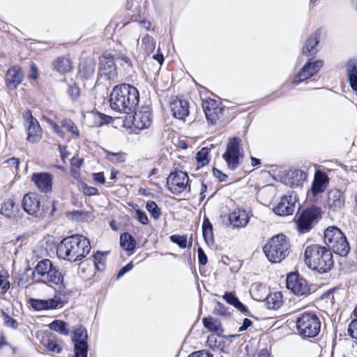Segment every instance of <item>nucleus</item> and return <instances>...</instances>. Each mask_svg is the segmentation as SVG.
<instances>
[{
  "instance_id": "obj_1",
  "label": "nucleus",
  "mask_w": 357,
  "mask_h": 357,
  "mask_svg": "<svg viewBox=\"0 0 357 357\" xmlns=\"http://www.w3.org/2000/svg\"><path fill=\"white\" fill-rule=\"evenodd\" d=\"M139 101L138 90L130 84L117 85L112 89L109 102L112 109L118 113L130 114L135 111Z\"/></svg>"
},
{
  "instance_id": "obj_2",
  "label": "nucleus",
  "mask_w": 357,
  "mask_h": 357,
  "mask_svg": "<svg viewBox=\"0 0 357 357\" xmlns=\"http://www.w3.org/2000/svg\"><path fill=\"white\" fill-rule=\"evenodd\" d=\"M88 238L82 235L64 238L58 245L56 255L60 259L76 261L84 258L91 250Z\"/></svg>"
},
{
  "instance_id": "obj_3",
  "label": "nucleus",
  "mask_w": 357,
  "mask_h": 357,
  "mask_svg": "<svg viewBox=\"0 0 357 357\" xmlns=\"http://www.w3.org/2000/svg\"><path fill=\"white\" fill-rule=\"evenodd\" d=\"M305 263L312 270L326 273L333 266L331 250L324 246L312 244L306 247L304 252Z\"/></svg>"
},
{
  "instance_id": "obj_4",
  "label": "nucleus",
  "mask_w": 357,
  "mask_h": 357,
  "mask_svg": "<svg viewBox=\"0 0 357 357\" xmlns=\"http://www.w3.org/2000/svg\"><path fill=\"white\" fill-rule=\"evenodd\" d=\"M289 250L287 238L282 234L273 236L263 248L267 259L272 263L283 260L289 254Z\"/></svg>"
},
{
  "instance_id": "obj_5",
  "label": "nucleus",
  "mask_w": 357,
  "mask_h": 357,
  "mask_svg": "<svg viewBox=\"0 0 357 357\" xmlns=\"http://www.w3.org/2000/svg\"><path fill=\"white\" fill-rule=\"evenodd\" d=\"M298 334L303 337H314L321 330V321L314 312H304L299 314L296 321Z\"/></svg>"
},
{
  "instance_id": "obj_6",
  "label": "nucleus",
  "mask_w": 357,
  "mask_h": 357,
  "mask_svg": "<svg viewBox=\"0 0 357 357\" xmlns=\"http://www.w3.org/2000/svg\"><path fill=\"white\" fill-rule=\"evenodd\" d=\"M324 242L328 249L340 256H346L350 250L346 236L336 227H328L326 229Z\"/></svg>"
},
{
  "instance_id": "obj_7",
  "label": "nucleus",
  "mask_w": 357,
  "mask_h": 357,
  "mask_svg": "<svg viewBox=\"0 0 357 357\" xmlns=\"http://www.w3.org/2000/svg\"><path fill=\"white\" fill-rule=\"evenodd\" d=\"M33 276L37 282L45 284H57L62 278L61 273L50 259L40 261L33 271Z\"/></svg>"
},
{
  "instance_id": "obj_8",
  "label": "nucleus",
  "mask_w": 357,
  "mask_h": 357,
  "mask_svg": "<svg viewBox=\"0 0 357 357\" xmlns=\"http://www.w3.org/2000/svg\"><path fill=\"white\" fill-rule=\"evenodd\" d=\"M241 140L238 137L229 139L226 151L222 155L228 168L231 170H234L238 167L240 160L243 158V149L241 147Z\"/></svg>"
},
{
  "instance_id": "obj_9",
  "label": "nucleus",
  "mask_w": 357,
  "mask_h": 357,
  "mask_svg": "<svg viewBox=\"0 0 357 357\" xmlns=\"http://www.w3.org/2000/svg\"><path fill=\"white\" fill-rule=\"evenodd\" d=\"M321 218V208L312 206L305 209L296 221L297 229L300 233L308 232Z\"/></svg>"
},
{
  "instance_id": "obj_10",
  "label": "nucleus",
  "mask_w": 357,
  "mask_h": 357,
  "mask_svg": "<svg viewBox=\"0 0 357 357\" xmlns=\"http://www.w3.org/2000/svg\"><path fill=\"white\" fill-rule=\"evenodd\" d=\"M189 177L186 172L177 171L169 174L167 179V185L169 190L178 195L183 192L188 187Z\"/></svg>"
},
{
  "instance_id": "obj_11",
  "label": "nucleus",
  "mask_w": 357,
  "mask_h": 357,
  "mask_svg": "<svg viewBox=\"0 0 357 357\" xmlns=\"http://www.w3.org/2000/svg\"><path fill=\"white\" fill-rule=\"evenodd\" d=\"M286 283L287 289L296 295L306 296L310 294V289L307 281L297 273L289 274Z\"/></svg>"
},
{
  "instance_id": "obj_12",
  "label": "nucleus",
  "mask_w": 357,
  "mask_h": 357,
  "mask_svg": "<svg viewBox=\"0 0 357 357\" xmlns=\"http://www.w3.org/2000/svg\"><path fill=\"white\" fill-rule=\"evenodd\" d=\"M23 117L25 119L27 140L32 143L38 142L42 137V130L38 120L33 116L30 110H26L23 113Z\"/></svg>"
},
{
  "instance_id": "obj_13",
  "label": "nucleus",
  "mask_w": 357,
  "mask_h": 357,
  "mask_svg": "<svg viewBox=\"0 0 357 357\" xmlns=\"http://www.w3.org/2000/svg\"><path fill=\"white\" fill-rule=\"evenodd\" d=\"M345 204L344 192L337 188L328 191L326 194V206L333 212H339L343 209Z\"/></svg>"
},
{
  "instance_id": "obj_14",
  "label": "nucleus",
  "mask_w": 357,
  "mask_h": 357,
  "mask_svg": "<svg viewBox=\"0 0 357 357\" xmlns=\"http://www.w3.org/2000/svg\"><path fill=\"white\" fill-rule=\"evenodd\" d=\"M252 213L242 208L234 209L229 215V225L232 229H240L245 227L249 223Z\"/></svg>"
},
{
  "instance_id": "obj_15",
  "label": "nucleus",
  "mask_w": 357,
  "mask_h": 357,
  "mask_svg": "<svg viewBox=\"0 0 357 357\" xmlns=\"http://www.w3.org/2000/svg\"><path fill=\"white\" fill-rule=\"evenodd\" d=\"M323 66V61L321 60L317 61H309L302 68L298 75L294 78L292 83L295 85L300 84L301 82L307 79L314 75H315Z\"/></svg>"
},
{
  "instance_id": "obj_16",
  "label": "nucleus",
  "mask_w": 357,
  "mask_h": 357,
  "mask_svg": "<svg viewBox=\"0 0 357 357\" xmlns=\"http://www.w3.org/2000/svg\"><path fill=\"white\" fill-rule=\"evenodd\" d=\"M152 123V113L149 106H143L135 111L132 119V125L139 130L148 128Z\"/></svg>"
},
{
  "instance_id": "obj_17",
  "label": "nucleus",
  "mask_w": 357,
  "mask_h": 357,
  "mask_svg": "<svg viewBox=\"0 0 357 357\" xmlns=\"http://www.w3.org/2000/svg\"><path fill=\"white\" fill-rule=\"evenodd\" d=\"M98 75L106 79H112L117 76L114 58L104 55L100 57Z\"/></svg>"
},
{
  "instance_id": "obj_18",
  "label": "nucleus",
  "mask_w": 357,
  "mask_h": 357,
  "mask_svg": "<svg viewBox=\"0 0 357 357\" xmlns=\"http://www.w3.org/2000/svg\"><path fill=\"white\" fill-rule=\"evenodd\" d=\"M202 107L206 119L213 124L215 123L222 112V107L219 106V102L209 98L203 101Z\"/></svg>"
},
{
  "instance_id": "obj_19",
  "label": "nucleus",
  "mask_w": 357,
  "mask_h": 357,
  "mask_svg": "<svg viewBox=\"0 0 357 357\" xmlns=\"http://www.w3.org/2000/svg\"><path fill=\"white\" fill-rule=\"evenodd\" d=\"M22 206L24 210L31 215L38 217L41 215L40 202L36 194L28 193L25 195L22 199Z\"/></svg>"
},
{
  "instance_id": "obj_20",
  "label": "nucleus",
  "mask_w": 357,
  "mask_h": 357,
  "mask_svg": "<svg viewBox=\"0 0 357 357\" xmlns=\"http://www.w3.org/2000/svg\"><path fill=\"white\" fill-rule=\"evenodd\" d=\"M296 197L292 195L284 196L273 208V212L278 215L285 216L293 213L295 210Z\"/></svg>"
},
{
  "instance_id": "obj_21",
  "label": "nucleus",
  "mask_w": 357,
  "mask_h": 357,
  "mask_svg": "<svg viewBox=\"0 0 357 357\" xmlns=\"http://www.w3.org/2000/svg\"><path fill=\"white\" fill-rule=\"evenodd\" d=\"M31 181L42 192H49L52 188V176L47 172L33 173Z\"/></svg>"
},
{
  "instance_id": "obj_22",
  "label": "nucleus",
  "mask_w": 357,
  "mask_h": 357,
  "mask_svg": "<svg viewBox=\"0 0 357 357\" xmlns=\"http://www.w3.org/2000/svg\"><path fill=\"white\" fill-rule=\"evenodd\" d=\"M173 116L178 119H185L189 114L188 103L185 100L176 99L170 104Z\"/></svg>"
},
{
  "instance_id": "obj_23",
  "label": "nucleus",
  "mask_w": 357,
  "mask_h": 357,
  "mask_svg": "<svg viewBox=\"0 0 357 357\" xmlns=\"http://www.w3.org/2000/svg\"><path fill=\"white\" fill-rule=\"evenodd\" d=\"M307 173L301 169L291 170L287 174L285 183L291 187L301 186L307 180Z\"/></svg>"
},
{
  "instance_id": "obj_24",
  "label": "nucleus",
  "mask_w": 357,
  "mask_h": 357,
  "mask_svg": "<svg viewBox=\"0 0 357 357\" xmlns=\"http://www.w3.org/2000/svg\"><path fill=\"white\" fill-rule=\"evenodd\" d=\"M22 80V74L17 67L10 68L6 75V85L10 89H15Z\"/></svg>"
},
{
  "instance_id": "obj_25",
  "label": "nucleus",
  "mask_w": 357,
  "mask_h": 357,
  "mask_svg": "<svg viewBox=\"0 0 357 357\" xmlns=\"http://www.w3.org/2000/svg\"><path fill=\"white\" fill-rule=\"evenodd\" d=\"M328 183V177L325 173L319 171L314 174V181L312 184L311 191L314 196L324 191L326 184Z\"/></svg>"
},
{
  "instance_id": "obj_26",
  "label": "nucleus",
  "mask_w": 357,
  "mask_h": 357,
  "mask_svg": "<svg viewBox=\"0 0 357 357\" xmlns=\"http://www.w3.org/2000/svg\"><path fill=\"white\" fill-rule=\"evenodd\" d=\"M96 63L92 59H86L79 65V75L84 79H90L94 77Z\"/></svg>"
},
{
  "instance_id": "obj_27",
  "label": "nucleus",
  "mask_w": 357,
  "mask_h": 357,
  "mask_svg": "<svg viewBox=\"0 0 357 357\" xmlns=\"http://www.w3.org/2000/svg\"><path fill=\"white\" fill-rule=\"evenodd\" d=\"M347 75L350 86L357 91V60H350L346 65Z\"/></svg>"
},
{
  "instance_id": "obj_28",
  "label": "nucleus",
  "mask_w": 357,
  "mask_h": 357,
  "mask_svg": "<svg viewBox=\"0 0 357 357\" xmlns=\"http://www.w3.org/2000/svg\"><path fill=\"white\" fill-rule=\"evenodd\" d=\"M18 211V206L15 204V202L8 199L3 203L0 212L3 216L10 219H14L17 217Z\"/></svg>"
},
{
  "instance_id": "obj_29",
  "label": "nucleus",
  "mask_w": 357,
  "mask_h": 357,
  "mask_svg": "<svg viewBox=\"0 0 357 357\" xmlns=\"http://www.w3.org/2000/svg\"><path fill=\"white\" fill-rule=\"evenodd\" d=\"M53 68L54 70H55L59 73L66 74L72 70L73 65L71 61L69 59L61 56L59 57L54 61Z\"/></svg>"
},
{
  "instance_id": "obj_30",
  "label": "nucleus",
  "mask_w": 357,
  "mask_h": 357,
  "mask_svg": "<svg viewBox=\"0 0 357 357\" xmlns=\"http://www.w3.org/2000/svg\"><path fill=\"white\" fill-rule=\"evenodd\" d=\"M319 33H313L307 40L303 48V53L307 56L314 54L317 52V45L318 41Z\"/></svg>"
},
{
  "instance_id": "obj_31",
  "label": "nucleus",
  "mask_w": 357,
  "mask_h": 357,
  "mask_svg": "<svg viewBox=\"0 0 357 357\" xmlns=\"http://www.w3.org/2000/svg\"><path fill=\"white\" fill-rule=\"evenodd\" d=\"M204 326L211 332L221 333L223 331L220 321L212 317H204L202 319Z\"/></svg>"
},
{
  "instance_id": "obj_32",
  "label": "nucleus",
  "mask_w": 357,
  "mask_h": 357,
  "mask_svg": "<svg viewBox=\"0 0 357 357\" xmlns=\"http://www.w3.org/2000/svg\"><path fill=\"white\" fill-rule=\"evenodd\" d=\"M266 305L270 310L278 309L282 303V294L281 292L270 294L265 299Z\"/></svg>"
},
{
  "instance_id": "obj_33",
  "label": "nucleus",
  "mask_w": 357,
  "mask_h": 357,
  "mask_svg": "<svg viewBox=\"0 0 357 357\" xmlns=\"http://www.w3.org/2000/svg\"><path fill=\"white\" fill-rule=\"evenodd\" d=\"M120 245L123 250L133 252L136 247V241L131 234L125 232L120 236Z\"/></svg>"
},
{
  "instance_id": "obj_34",
  "label": "nucleus",
  "mask_w": 357,
  "mask_h": 357,
  "mask_svg": "<svg viewBox=\"0 0 357 357\" xmlns=\"http://www.w3.org/2000/svg\"><path fill=\"white\" fill-rule=\"evenodd\" d=\"M61 126L70 132L73 138H79L80 137L79 130L76 124L70 119H63L61 121Z\"/></svg>"
},
{
  "instance_id": "obj_35",
  "label": "nucleus",
  "mask_w": 357,
  "mask_h": 357,
  "mask_svg": "<svg viewBox=\"0 0 357 357\" xmlns=\"http://www.w3.org/2000/svg\"><path fill=\"white\" fill-rule=\"evenodd\" d=\"M204 238L207 244L213 243V226L208 218H205L202 225Z\"/></svg>"
},
{
  "instance_id": "obj_36",
  "label": "nucleus",
  "mask_w": 357,
  "mask_h": 357,
  "mask_svg": "<svg viewBox=\"0 0 357 357\" xmlns=\"http://www.w3.org/2000/svg\"><path fill=\"white\" fill-rule=\"evenodd\" d=\"M50 329L58 332L62 335H68L70 331L68 328V324L61 320H55L50 324Z\"/></svg>"
},
{
  "instance_id": "obj_37",
  "label": "nucleus",
  "mask_w": 357,
  "mask_h": 357,
  "mask_svg": "<svg viewBox=\"0 0 357 357\" xmlns=\"http://www.w3.org/2000/svg\"><path fill=\"white\" fill-rule=\"evenodd\" d=\"M142 48L144 49V53L147 55H149L155 48V43L154 42L153 38L146 35L142 40Z\"/></svg>"
},
{
  "instance_id": "obj_38",
  "label": "nucleus",
  "mask_w": 357,
  "mask_h": 357,
  "mask_svg": "<svg viewBox=\"0 0 357 357\" xmlns=\"http://www.w3.org/2000/svg\"><path fill=\"white\" fill-rule=\"evenodd\" d=\"M42 344L48 351L59 354L61 351V347L54 340L43 338L42 340Z\"/></svg>"
},
{
  "instance_id": "obj_39",
  "label": "nucleus",
  "mask_w": 357,
  "mask_h": 357,
  "mask_svg": "<svg viewBox=\"0 0 357 357\" xmlns=\"http://www.w3.org/2000/svg\"><path fill=\"white\" fill-rule=\"evenodd\" d=\"M75 357H86L88 353L87 342L74 343Z\"/></svg>"
},
{
  "instance_id": "obj_40",
  "label": "nucleus",
  "mask_w": 357,
  "mask_h": 357,
  "mask_svg": "<svg viewBox=\"0 0 357 357\" xmlns=\"http://www.w3.org/2000/svg\"><path fill=\"white\" fill-rule=\"evenodd\" d=\"M146 209L150 213L151 217L158 220L161 215V210L153 201H148L146 204Z\"/></svg>"
},
{
  "instance_id": "obj_41",
  "label": "nucleus",
  "mask_w": 357,
  "mask_h": 357,
  "mask_svg": "<svg viewBox=\"0 0 357 357\" xmlns=\"http://www.w3.org/2000/svg\"><path fill=\"white\" fill-rule=\"evenodd\" d=\"M106 257L105 256L98 252L93 255V264L98 271H103L105 268Z\"/></svg>"
},
{
  "instance_id": "obj_42",
  "label": "nucleus",
  "mask_w": 357,
  "mask_h": 357,
  "mask_svg": "<svg viewBox=\"0 0 357 357\" xmlns=\"http://www.w3.org/2000/svg\"><path fill=\"white\" fill-rule=\"evenodd\" d=\"M87 332L85 329L79 328L74 331L73 342V343L87 342Z\"/></svg>"
},
{
  "instance_id": "obj_43",
  "label": "nucleus",
  "mask_w": 357,
  "mask_h": 357,
  "mask_svg": "<svg viewBox=\"0 0 357 357\" xmlns=\"http://www.w3.org/2000/svg\"><path fill=\"white\" fill-rule=\"evenodd\" d=\"M44 304L45 310L56 309L62 306L60 298L56 296L53 298L44 300Z\"/></svg>"
},
{
  "instance_id": "obj_44",
  "label": "nucleus",
  "mask_w": 357,
  "mask_h": 357,
  "mask_svg": "<svg viewBox=\"0 0 357 357\" xmlns=\"http://www.w3.org/2000/svg\"><path fill=\"white\" fill-rule=\"evenodd\" d=\"M106 158L114 163H121L125 161V155L122 153H113L105 151Z\"/></svg>"
},
{
  "instance_id": "obj_45",
  "label": "nucleus",
  "mask_w": 357,
  "mask_h": 357,
  "mask_svg": "<svg viewBox=\"0 0 357 357\" xmlns=\"http://www.w3.org/2000/svg\"><path fill=\"white\" fill-rule=\"evenodd\" d=\"M208 149L202 148L200 151H199L196 155V159L199 164H201L202 166L208 164Z\"/></svg>"
},
{
  "instance_id": "obj_46",
  "label": "nucleus",
  "mask_w": 357,
  "mask_h": 357,
  "mask_svg": "<svg viewBox=\"0 0 357 357\" xmlns=\"http://www.w3.org/2000/svg\"><path fill=\"white\" fill-rule=\"evenodd\" d=\"M170 239L173 243H176L181 248H185L187 247V237L186 236L172 235Z\"/></svg>"
},
{
  "instance_id": "obj_47",
  "label": "nucleus",
  "mask_w": 357,
  "mask_h": 357,
  "mask_svg": "<svg viewBox=\"0 0 357 357\" xmlns=\"http://www.w3.org/2000/svg\"><path fill=\"white\" fill-rule=\"evenodd\" d=\"M29 303L36 311L45 310L43 299L29 298Z\"/></svg>"
},
{
  "instance_id": "obj_48",
  "label": "nucleus",
  "mask_w": 357,
  "mask_h": 357,
  "mask_svg": "<svg viewBox=\"0 0 357 357\" xmlns=\"http://www.w3.org/2000/svg\"><path fill=\"white\" fill-rule=\"evenodd\" d=\"M224 300L229 304L236 306V304L238 302V298L231 292H226L223 296Z\"/></svg>"
},
{
  "instance_id": "obj_49",
  "label": "nucleus",
  "mask_w": 357,
  "mask_h": 357,
  "mask_svg": "<svg viewBox=\"0 0 357 357\" xmlns=\"http://www.w3.org/2000/svg\"><path fill=\"white\" fill-rule=\"evenodd\" d=\"M10 289V282L0 272V289L2 294H5Z\"/></svg>"
},
{
  "instance_id": "obj_50",
  "label": "nucleus",
  "mask_w": 357,
  "mask_h": 357,
  "mask_svg": "<svg viewBox=\"0 0 357 357\" xmlns=\"http://www.w3.org/2000/svg\"><path fill=\"white\" fill-rule=\"evenodd\" d=\"M137 218L139 222L142 225H147L149 223V219L144 211L140 209L136 210Z\"/></svg>"
},
{
  "instance_id": "obj_51",
  "label": "nucleus",
  "mask_w": 357,
  "mask_h": 357,
  "mask_svg": "<svg viewBox=\"0 0 357 357\" xmlns=\"http://www.w3.org/2000/svg\"><path fill=\"white\" fill-rule=\"evenodd\" d=\"M68 93L73 99H76L79 95V89L75 85H69Z\"/></svg>"
},
{
  "instance_id": "obj_52",
  "label": "nucleus",
  "mask_w": 357,
  "mask_h": 357,
  "mask_svg": "<svg viewBox=\"0 0 357 357\" xmlns=\"http://www.w3.org/2000/svg\"><path fill=\"white\" fill-rule=\"evenodd\" d=\"M49 123L51 125L54 132H56L60 137H61V138L65 137L66 133L63 131V130L59 125H57L52 121H49Z\"/></svg>"
},
{
  "instance_id": "obj_53",
  "label": "nucleus",
  "mask_w": 357,
  "mask_h": 357,
  "mask_svg": "<svg viewBox=\"0 0 357 357\" xmlns=\"http://www.w3.org/2000/svg\"><path fill=\"white\" fill-rule=\"evenodd\" d=\"M197 255H198V259H199V263L202 265H205L207 263V257L204 252V251L202 250V248H199L197 250Z\"/></svg>"
},
{
  "instance_id": "obj_54",
  "label": "nucleus",
  "mask_w": 357,
  "mask_h": 357,
  "mask_svg": "<svg viewBox=\"0 0 357 357\" xmlns=\"http://www.w3.org/2000/svg\"><path fill=\"white\" fill-rule=\"evenodd\" d=\"M83 192L86 195L92 196L98 194V189L94 187H89L86 185H84Z\"/></svg>"
},
{
  "instance_id": "obj_55",
  "label": "nucleus",
  "mask_w": 357,
  "mask_h": 357,
  "mask_svg": "<svg viewBox=\"0 0 357 357\" xmlns=\"http://www.w3.org/2000/svg\"><path fill=\"white\" fill-rule=\"evenodd\" d=\"M4 323L7 326L11 327L13 328H16L17 327V322L16 320L10 317L8 315L5 316Z\"/></svg>"
},
{
  "instance_id": "obj_56",
  "label": "nucleus",
  "mask_w": 357,
  "mask_h": 357,
  "mask_svg": "<svg viewBox=\"0 0 357 357\" xmlns=\"http://www.w3.org/2000/svg\"><path fill=\"white\" fill-rule=\"evenodd\" d=\"M188 357H213V355L208 351L202 350L192 353Z\"/></svg>"
},
{
  "instance_id": "obj_57",
  "label": "nucleus",
  "mask_w": 357,
  "mask_h": 357,
  "mask_svg": "<svg viewBox=\"0 0 357 357\" xmlns=\"http://www.w3.org/2000/svg\"><path fill=\"white\" fill-rule=\"evenodd\" d=\"M132 268H133V265H132V264L131 262L128 263L125 266L121 268L120 269V271H119L118 274H117V279H119L121 277H122L126 273H127V272L130 271V270H132Z\"/></svg>"
},
{
  "instance_id": "obj_58",
  "label": "nucleus",
  "mask_w": 357,
  "mask_h": 357,
  "mask_svg": "<svg viewBox=\"0 0 357 357\" xmlns=\"http://www.w3.org/2000/svg\"><path fill=\"white\" fill-rule=\"evenodd\" d=\"M139 26L142 29L149 31L151 28V23L150 21L144 19L139 21Z\"/></svg>"
},
{
  "instance_id": "obj_59",
  "label": "nucleus",
  "mask_w": 357,
  "mask_h": 357,
  "mask_svg": "<svg viewBox=\"0 0 357 357\" xmlns=\"http://www.w3.org/2000/svg\"><path fill=\"white\" fill-rule=\"evenodd\" d=\"M252 322L250 319L245 318L243 319V322L242 326H241L238 328V332H243L246 331L249 326L252 325Z\"/></svg>"
},
{
  "instance_id": "obj_60",
  "label": "nucleus",
  "mask_w": 357,
  "mask_h": 357,
  "mask_svg": "<svg viewBox=\"0 0 357 357\" xmlns=\"http://www.w3.org/2000/svg\"><path fill=\"white\" fill-rule=\"evenodd\" d=\"M213 175L218 178H219L220 181H225L227 177L226 174L222 173L220 170L215 168H213Z\"/></svg>"
},
{
  "instance_id": "obj_61",
  "label": "nucleus",
  "mask_w": 357,
  "mask_h": 357,
  "mask_svg": "<svg viewBox=\"0 0 357 357\" xmlns=\"http://www.w3.org/2000/svg\"><path fill=\"white\" fill-rule=\"evenodd\" d=\"M93 179L100 183H105V176H104V174L102 172H99V173H96V174H93Z\"/></svg>"
},
{
  "instance_id": "obj_62",
  "label": "nucleus",
  "mask_w": 357,
  "mask_h": 357,
  "mask_svg": "<svg viewBox=\"0 0 357 357\" xmlns=\"http://www.w3.org/2000/svg\"><path fill=\"white\" fill-rule=\"evenodd\" d=\"M235 307L245 314H248L249 312L247 307L244 305L241 302H240V301H238V302L236 304Z\"/></svg>"
},
{
  "instance_id": "obj_63",
  "label": "nucleus",
  "mask_w": 357,
  "mask_h": 357,
  "mask_svg": "<svg viewBox=\"0 0 357 357\" xmlns=\"http://www.w3.org/2000/svg\"><path fill=\"white\" fill-rule=\"evenodd\" d=\"M6 162L10 165V167H14L16 170L18 169L19 165V160L15 158H12L6 160Z\"/></svg>"
},
{
  "instance_id": "obj_64",
  "label": "nucleus",
  "mask_w": 357,
  "mask_h": 357,
  "mask_svg": "<svg viewBox=\"0 0 357 357\" xmlns=\"http://www.w3.org/2000/svg\"><path fill=\"white\" fill-rule=\"evenodd\" d=\"M83 160L82 159L75 158V157L71 160L72 165L79 167L82 164Z\"/></svg>"
}]
</instances>
